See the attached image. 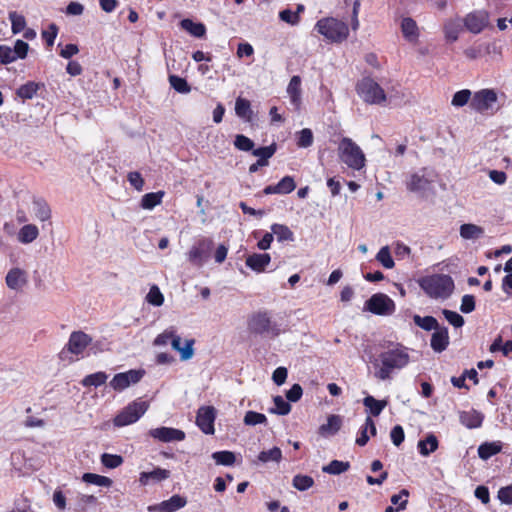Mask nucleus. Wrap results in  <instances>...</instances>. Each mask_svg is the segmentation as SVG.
I'll return each instance as SVG.
<instances>
[{
    "mask_svg": "<svg viewBox=\"0 0 512 512\" xmlns=\"http://www.w3.org/2000/svg\"><path fill=\"white\" fill-rule=\"evenodd\" d=\"M409 359L406 348L402 346H396L382 352L378 360L380 363H375V366L378 368L375 371V377L380 380L390 379L392 372L395 369L405 367L409 363Z\"/></svg>",
    "mask_w": 512,
    "mask_h": 512,
    "instance_id": "obj_1",
    "label": "nucleus"
},
{
    "mask_svg": "<svg viewBox=\"0 0 512 512\" xmlns=\"http://www.w3.org/2000/svg\"><path fill=\"white\" fill-rule=\"evenodd\" d=\"M247 329L250 333L277 337L281 333L280 325L274 320L271 312L259 310L253 312L247 320Z\"/></svg>",
    "mask_w": 512,
    "mask_h": 512,
    "instance_id": "obj_2",
    "label": "nucleus"
},
{
    "mask_svg": "<svg viewBox=\"0 0 512 512\" xmlns=\"http://www.w3.org/2000/svg\"><path fill=\"white\" fill-rule=\"evenodd\" d=\"M437 175L428 168L420 169L412 173L407 181L406 187L410 192L417 193L421 197H429L435 194V182Z\"/></svg>",
    "mask_w": 512,
    "mask_h": 512,
    "instance_id": "obj_3",
    "label": "nucleus"
},
{
    "mask_svg": "<svg viewBox=\"0 0 512 512\" xmlns=\"http://www.w3.org/2000/svg\"><path fill=\"white\" fill-rule=\"evenodd\" d=\"M338 156L342 163L353 170H361L366 165L362 149L348 137H343L338 145Z\"/></svg>",
    "mask_w": 512,
    "mask_h": 512,
    "instance_id": "obj_4",
    "label": "nucleus"
},
{
    "mask_svg": "<svg viewBox=\"0 0 512 512\" xmlns=\"http://www.w3.org/2000/svg\"><path fill=\"white\" fill-rule=\"evenodd\" d=\"M420 287L432 298H447L452 293L454 284L448 275H433L423 278Z\"/></svg>",
    "mask_w": 512,
    "mask_h": 512,
    "instance_id": "obj_5",
    "label": "nucleus"
},
{
    "mask_svg": "<svg viewBox=\"0 0 512 512\" xmlns=\"http://www.w3.org/2000/svg\"><path fill=\"white\" fill-rule=\"evenodd\" d=\"M356 91L361 99L368 104L382 105L386 102V93L372 78L365 77L356 85Z\"/></svg>",
    "mask_w": 512,
    "mask_h": 512,
    "instance_id": "obj_6",
    "label": "nucleus"
},
{
    "mask_svg": "<svg viewBox=\"0 0 512 512\" xmlns=\"http://www.w3.org/2000/svg\"><path fill=\"white\" fill-rule=\"evenodd\" d=\"M317 31L331 42H342L349 34L348 26L335 18L321 19L316 24Z\"/></svg>",
    "mask_w": 512,
    "mask_h": 512,
    "instance_id": "obj_7",
    "label": "nucleus"
},
{
    "mask_svg": "<svg viewBox=\"0 0 512 512\" xmlns=\"http://www.w3.org/2000/svg\"><path fill=\"white\" fill-rule=\"evenodd\" d=\"M148 409L145 401H134L125 407L114 418V425L118 427L135 423Z\"/></svg>",
    "mask_w": 512,
    "mask_h": 512,
    "instance_id": "obj_8",
    "label": "nucleus"
},
{
    "mask_svg": "<svg viewBox=\"0 0 512 512\" xmlns=\"http://www.w3.org/2000/svg\"><path fill=\"white\" fill-rule=\"evenodd\" d=\"M213 247V241L208 238H202L197 241L188 251L187 259L195 267H202L210 257Z\"/></svg>",
    "mask_w": 512,
    "mask_h": 512,
    "instance_id": "obj_9",
    "label": "nucleus"
},
{
    "mask_svg": "<svg viewBox=\"0 0 512 512\" xmlns=\"http://www.w3.org/2000/svg\"><path fill=\"white\" fill-rule=\"evenodd\" d=\"M365 310L376 315H391L395 310V303L386 294L376 293L366 301Z\"/></svg>",
    "mask_w": 512,
    "mask_h": 512,
    "instance_id": "obj_10",
    "label": "nucleus"
},
{
    "mask_svg": "<svg viewBox=\"0 0 512 512\" xmlns=\"http://www.w3.org/2000/svg\"><path fill=\"white\" fill-rule=\"evenodd\" d=\"M497 101V93L493 89H482L471 98L470 106L478 112L492 109Z\"/></svg>",
    "mask_w": 512,
    "mask_h": 512,
    "instance_id": "obj_11",
    "label": "nucleus"
},
{
    "mask_svg": "<svg viewBox=\"0 0 512 512\" xmlns=\"http://www.w3.org/2000/svg\"><path fill=\"white\" fill-rule=\"evenodd\" d=\"M462 20L469 32L479 34L488 26L489 15L486 11L478 10L468 13Z\"/></svg>",
    "mask_w": 512,
    "mask_h": 512,
    "instance_id": "obj_12",
    "label": "nucleus"
},
{
    "mask_svg": "<svg viewBox=\"0 0 512 512\" xmlns=\"http://www.w3.org/2000/svg\"><path fill=\"white\" fill-rule=\"evenodd\" d=\"M142 376L143 372L140 370H129L124 373H118L110 381V386L114 390L122 391L131 384L139 382Z\"/></svg>",
    "mask_w": 512,
    "mask_h": 512,
    "instance_id": "obj_13",
    "label": "nucleus"
},
{
    "mask_svg": "<svg viewBox=\"0 0 512 512\" xmlns=\"http://www.w3.org/2000/svg\"><path fill=\"white\" fill-rule=\"evenodd\" d=\"M91 341L92 338L83 331H74L71 333L66 347L68 352L79 355L84 352Z\"/></svg>",
    "mask_w": 512,
    "mask_h": 512,
    "instance_id": "obj_14",
    "label": "nucleus"
},
{
    "mask_svg": "<svg viewBox=\"0 0 512 512\" xmlns=\"http://www.w3.org/2000/svg\"><path fill=\"white\" fill-rule=\"evenodd\" d=\"M215 409L212 406H203L199 408L196 423L198 427L206 434L214 432Z\"/></svg>",
    "mask_w": 512,
    "mask_h": 512,
    "instance_id": "obj_15",
    "label": "nucleus"
},
{
    "mask_svg": "<svg viewBox=\"0 0 512 512\" xmlns=\"http://www.w3.org/2000/svg\"><path fill=\"white\" fill-rule=\"evenodd\" d=\"M187 504V499L181 495L175 494L168 500H164L156 505L149 506L148 511L154 512H175Z\"/></svg>",
    "mask_w": 512,
    "mask_h": 512,
    "instance_id": "obj_16",
    "label": "nucleus"
},
{
    "mask_svg": "<svg viewBox=\"0 0 512 512\" xmlns=\"http://www.w3.org/2000/svg\"><path fill=\"white\" fill-rule=\"evenodd\" d=\"M150 435L159 439L162 442H173V441H181L185 438V433L182 430L170 428V427H160L156 429H152L150 431Z\"/></svg>",
    "mask_w": 512,
    "mask_h": 512,
    "instance_id": "obj_17",
    "label": "nucleus"
},
{
    "mask_svg": "<svg viewBox=\"0 0 512 512\" xmlns=\"http://www.w3.org/2000/svg\"><path fill=\"white\" fill-rule=\"evenodd\" d=\"M463 26V20L459 17L447 19L443 24L445 40L450 43L457 41Z\"/></svg>",
    "mask_w": 512,
    "mask_h": 512,
    "instance_id": "obj_18",
    "label": "nucleus"
},
{
    "mask_svg": "<svg viewBox=\"0 0 512 512\" xmlns=\"http://www.w3.org/2000/svg\"><path fill=\"white\" fill-rule=\"evenodd\" d=\"M276 151V147L274 144L266 147H260L253 150V155L259 157L256 163L250 165L249 172L255 173L258 171L259 167L267 166L268 160L271 158Z\"/></svg>",
    "mask_w": 512,
    "mask_h": 512,
    "instance_id": "obj_19",
    "label": "nucleus"
},
{
    "mask_svg": "<svg viewBox=\"0 0 512 512\" xmlns=\"http://www.w3.org/2000/svg\"><path fill=\"white\" fill-rule=\"evenodd\" d=\"M194 339H186L184 342V346H181V337L177 334L173 337L171 341V347L179 352L180 359L182 361L190 360L194 355Z\"/></svg>",
    "mask_w": 512,
    "mask_h": 512,
    "instance_id": "obj_20",
    "label": "nucleus"
},
{
    "mask_svg": "<svg viewBox=\"0 0 512 512\" xmlns=\"http://www.w3.org/2000/svg\"><path fill=\"white\" fill-rule=\"evenodd\" d=\"M170 477V471L162 468H154L149 472H141L139 476V483L141 485H149L151 483H159Z\"/></svg>",
    "mask_w": 512,
    "mask_h": 512,
    "instance_id": "obj_21",
    "label": "nucleus"
},
{
    "mask_svg": "<svg viewBox=\"0 0 512 512\" xmlns=\"http://www.w3.org/2000/svg\"><path fill=\"white\" fill-rule=\"evenodd\" d=\"M431 348L435 352L444 351L449 344L448 329L439 326L431 336Z\"/></svg>",
    "mask_w": 512,
    "mask_h": 512,
    "instance_id": "obj_22",
    "label": "nucleus"
},
{
    "mask_svg": "<svg viewBox=\"0 0 512 512\" xmlns=\"http://www.w3.org/2000/svg\"><path fill=\"white\" fill-rule=\"evenodd\" d=\"M27 283L26 272L20 268L11 269L6 275V284L10 289L19 290Z\"/></svg>",
    "mask_w": 512,
    "mask_h": 512,
    "instance_id": "obj_23",
    "label": "nucleus"
},
{
    "mask_svg": "<svg viewBox=\"0 0 512 512\" xmlns=\"http://www.w3.org/2000/svg\"><path fill=\"white\" fill-rule=\"evenodd\" d=\"M271 257L267 253H254L246 258V265L256 272L264 271L265 267L270 263Z\"/></svg>",
    "mask_w": 512,
    "mask_h": 512,
    "instance_id": "obj_24",
    "label": "nucleus"
},
{
    "mask_svg": "<svg viewBox=\"0 0 512 512\" xmlns=\"http://www.w3.org/2000/svg\"><path fill=\"white\" fill-rule=\"evenodd\" d=\"M287 93L291 99L292 104L298 108L301 104V78L297 75L290 79L287 87Z\"/></svg>",
    "mask_w": 512,
    "mask_h": 512,
    "instance_id": "obj_25",
    "label": "nucleus"
},
{
    "mask_svg": "<svg viewBox=\"0 0 512 512\" xmlns=\"http://www.w3.org/2000/svg\"><path fill=\"white\" fill-rule=\"evenodd\" d=\"M401 31L408 41H415L419 36L417 23L410 17L402 19Z\"/></svg>",
    "mask_w": 512,
    "mask_h": 512,
    "instance_id": "obj_26",
    "label": "nucleus"
},
{
    "mask_svg": "<svg viewBox=\"0 0 512 512\" xmlns=\"http://www.w3.org/2000/svg\"><path fill=\"white\" fill-rule=\"evenodd\" d=\"M459 232L465 240H476L482 237L484 229L476 224L467 223L460 226Z\"/></svg>",
    "mask_w": 512,
    "mask_h": 512,
    "instance_id": "obj_27",
    "label": "nucleus"
},
{
    "mask_svg": "<svg viewBox=\"0 0 512 512\" xmlns=\"http://www.w3.org/2000/svg\"><path fill=\"white\" fill-rule=\"evenodd\" d=\"M38 236V227L34 224H26L18 232V241L23 244H29L36 240Z\"/></svg>",
    "mask_w": 512,
    "mask_h": 512,
    "instance_id": "obj_28",
    "label": "nucleus"
},
{
    "mask_svg": "<svg viewBox=\"0 0 512 512\" xmlns=\"http://www.w3.org/2000/svg\"><path fill=\"white\" fill-rule=\"evenodd\" d=\"M33 213L34 217L41 222L47 221L51 218V209L49 205L41 199L33 201Z\"/></svg>",
    "mask_w": 512,
    "mask_h": 512,
    "instance_id": "obj_29",
    "label": "nucleus"
},
{
    "mask_svg": "<svg viewBox=\"0 0 512 512\" xmlns=\"http://www.w3.org/2000/svg\"><path fill=\"white\" fill-rule=\"evenodd\" d=\"M341 426V418L338 415H330L325 424L319 428V433L323 436L335 434Z\"/></svg>",
    "mask_w": 512,
    "mask_h": 512,
    "instance_id": "obj_30",
    "label": "nucleus"
},
{
    "mask_svg": "<svg viewBox=\"0 0 512 512\" xmlns=\"http://www.w3.org/2000/svg\"><path fill=\"white\" fill-rule=\"evenodd\" d=\"M235 112L238 117L244 119L245 121H251L253 112L251 109L250 101L238 97L235 103Z\"/></svg>",
    "mask_w": 512,
    "mask_h": 512,
    "instance_id": "obj_31",
    "label": "nucleus"
},
{
    "mask_svg": "<svg viewBox=\"0 0 512 512\" xmlns=\"http://www.w3.org/2000/svg\"><path fill=\"white\" fill-rule=\"evenodd\" d=\"M368 433H370L371 435H375V433H376L375 424H374L373 420L370 417L366 418L365 424L362 427L360 435L357 436V438L355 440V443L358 446L366 445L367 442H368V439H369V434Z\"/></svg>",
    "mask_w": 512,
    "mask_h": 512,
    "instance_id": "obj_32",
    "label": "nucleus"
},
{
    "mask_svg": "<svg viewBox=\"0 0 512 512\" xmlns=\"http://www.w3.org/2000/svg\"><path fill=\"white\" fill-rule=\"evenodd\" d=\"M180 26L191 35L201 38L206 33V28L202 23H195L190 19H183L180 22Z\"/></svg>",
    "mask_w": 512,
    "mask_h": 512,
    "instance_id": "obj_33",
    "label": "nucleus"
},
{
    "mask_svg": "<svg viewBox=\"0 0 512 512\" xmlns=\"http://www.w3.org/2000/svg\"><path fill=\"white\" fill-rule=\"evenodd\" d=\"M363 404L373 416H379L388 402L387 400H377L373 396H367L364 398Z\"/></svg>",
    "mask_w": 512,
    "mask_h": 512,
    "instance_id": "obj_34",
    "label": "nucleus"
},
{
    "mask_svg": "<svg viewBox=\"0 0 512 512\" xmlns=\"http://www.w3.org/2000/svg\"><path fill=\"white\" fill-rule=\"evenodd\" d=\"M97 498L93 495L79 494L74 505L75 512H85L90 506L95 505Z\"/></svg>",
    "mask_w": 512,
    "mask_h": 512,
    "instance_id": "obj_35",
    "label": "nucleus"
},
{
    "mask_svg": "<svg viewBox=\"0 0 512 512\" xmlns=\"http://www.w3.org/2000/svg\"><path fill=\"white\" fill-rule=\"evenodd\" d=\"M461 423L468 428L479 427L482 423V416L476 411L463 412L460 415Z\"/></svg>",
    "mask_w": 512,
    "mask_h": 512,
    "instance_id": "obj_36",
    "label": "nucleus"
},
{
    "mask_svg": "<svg viewBox=\"0 0 512 512\" xmlns=\"http://www.w3.org/2000/svg\"><path fill=\"white\" fill-rule=\"evenodd\" d=\"M164 196L163 191L155 192V193H147L141 199V207L143 209H153L155 206L159 205Z\"/></svg>",
    "mask_w": 512,
    "mask_h": 512,
    "instance_id": "obj_37",
    "label": "nucleus"
},
{
    "mask_svg": "<svg viewBox=\"0 0 512 512\" xmlns=\"http://www.w3.org/2000/svg\"><path fill=\"white\" fill-rule=\"evenodd\" d=\"M271 232L273 235H276L279 242L294 240L293 232L286 225L273 224L271 226Z\"/></svg>",
    "mask_w": 512,
    "mask_h": 512,
    "instance_id": "obj_38",
    "label": "nucleus"
},
{
    "mask_svg": "<svg viewBox=\"0 0 512 512\" xmlns=\"http://www.w3.org/2000/svg\"><path fill=\"white\" fill-rule=\"evenodd\" d=\"M413 321L418 327L426 331H435L440 326L438 321L432 316L421 317L419 315H414Z\"/></svg>",
    "mask_w": 512,
    "mask_h": 512,
    "instance_id": "obj_39",
    "label": "nucleus"
},
{
    "mask_svg": "<svg viewBox=\"0 0 512 512\" xmlns=\"http://www.w3.org/2000/svg\"><path fill=\"white\" fill-rule=\"evenodd\" d=\"M350 467L349 462L333 460L328 465L323 466L322 471L332 475H339L346 472Z\"/></svg>",
    "mask_w": 512,
    "mask_h": 512,
    "instance_id": "obj_40",
    "label": "nucleus"
},
{
    "mask_svg": "<svg viewBox=\"0 0 512 512\" xmlns=\"http://www.w3.org/2000/svg\"><path fill=\"white\" fill-rule=\"evenodd\" d=\"M212 458L217 465L231 466L236 461L234 453L228 450L218 451L213 453Z\"/></svg>",
    "mask_w": 512,
    "mask_h": 512,
    "instance_id": "obj_41",
    "label": "nucleus"
},
{
    "mask_svg": "<svg viewBox=\"0 0 512 512\" xmlns=\"http://www.w3.org/2000/svg\"><path fill=\"white\" fill-rule=\"evenodd\" d=\"M82 479L86 483L101 487H110L112 485V480L110 478L94 473H85Z\"/></svg>",
    "mask_w": 512,
    "mask_h": 512,
    "instance_id": "obj_42",
    "label": "nucleus"
},
{
    "mask_svg": "<svg viewBox=\"0 0 512 512\" xmlns=\"http://www.w3.org/2000/svg\"><path fill=\"white\" fill-rule=\"evenodd\" d=\"M9 20L11 21V30L13 34H18L26 27L25 17L13 11L9 13Z\"/></svg>",
    "mask_w": 512,
    "mask_h": 512,
    "instance_id": "obj_43",
    "label": "nucleus"
},
{
    "mask_svg": "<svg viewBox=\"0 0 512 512\" xmlns=\"http://www.w3.org/2000/svg\"><path fill=\"white\" fill-rule=\"evenodd\" d=\"M314 484V480L312 477L308 475H301L298 474L294 476L292 485L294 488H296L299 491H306L309 488H311Z\"/></svg>",
    "mask_w": 512,
    "mask_h": 512,
    "instance_id": "obj_44",
    "label": "nucleus"
},
{
    "mask_svg": "<svg viewBox=\"0 0 512 512\" xmlns=\"http://www.w3.org/2000/svg\"><path fill=\"white\" fill-rule=\"evenodd\" d=\"M275 407L270 409L271 413L278 415H287L291 411V405L283 399L282 396H275L273 398Z\"/></svg>",
    "mask_w": 512,
    "mask_h": 512,
    "instance_id": "obj_45",
    "label": "nucleus"
},
{
    "mask_svg": "<svg viewBox=\"0 0 512 512\" xmlns=\"http://www.w3.org/2000/svg\"><path fill=\"white\" fill-rule=\"evenodd\" d=\"M376 259L386 269H392L395 266L394 260L390 254L388 246H384L379 250V252L376 255Z\"/></svg>",
    "mask_w": 512,
    "mask_h": 512,
    "instance_id": "obj_46",
    "label": "nucleus"
},
{
    "mask_svg": "<svg viewBox=\"0 0 512 512\" xmlns=\"http://www.w3.org/2000/svg\"><path fill=\"white\" fill-rule=\"evenodd\" d=\"M146 301L156 307L163 304L164 296L157 285L151 286L148 294L146 295Z\"/></svg>",
    "mask_w": 512,
    "mask_h": 512,
    "instance_id": "obj_47",
    "label": "nucleus"
},
{
    "mask_svg": "<svg viewBox=\"0 0 512 512\" xmlns=\"http://www.w3.org/2000/svg\"><path fill=\"white\" fill-rule=\"evenodd\" d=\"M107 375L104 372H97L86 376L82 380L83 386H100L107 380Z\"/></svg>",
    "mask_w": 512,
    "mask_h": 512,
    "instance_id": "obj_48",
    "label": "nucleus"
},
{
    "mask_svg": "<svg viewBox=\"0 0 512 512\" xmlns=\"http://www.w3.org/2000/svg\"><path fill=\"white\" fill-rule=\"evenodd\" d=\"M170 85L179 93H189L191 88L184 78L176 75L169 76Z\"/></svg>",
    "mask_w": 512,
    "mask_h": 512,
    "instance_id": "obj_49",
    "label": "nucleus"
},
{
    "mask_svg": "<svg viewBox=\"0 0 512 512\" xmlns=\"http://www.w3.org/2000/svg\"><path fill=\"white\" fill-rule=\"evenodd\" d=\"M243 422L248 426H255L257 424H265L267 418L262 413L248 411L244 416Z\"/></svg>",
    "mask_w": 512,
    "mask_h": 512,
    "instance_id": "obj_50",
    "label": "nucleus"
},
{
    "mask_svg": "<svg viewBox=\"0 0 512 512\" xmlns=\"http://www.w3.org/2000/svg\"><path fill=\"white\" fill-rule=\"evenodd\" d=\"M313 143V133L311 129L304 128L297 133V145L301 148H307Z\"/></svg>",
    "mask_w": 512,
    "mask_h": 512,
    "instance_id": "obj_51",
    "label": "nucleus"
},
{
    "mask_svg": "<svg viewBox=\"0 0 512 512\" xmlns=\"http://www.w3.org/2000/svg\"><path fill=\"white\" fill-rule=\"evenodd\" d=\"M52 501L58 511L63 512L67 509V499L61 488H56L53 492Z\"/></svg>",
    "mask_w": 512,
    "mask_h": 512,
    "instance_id": "obj_52",
    "label": "nucleus"
},
{
    "mask_svg": "<svg viewBox=\"0 0 512 512\" xmlns=\"http://www.w3.org/2000/svg\"><path fill=\"white\" fill-rule=\"evenodd\" d=\"M234 146L241 151H253L254 142L245 135L238 134L235 136Z\"/></svg>",
    "mask_w": 512,
    "mask_h": 512,
    "instance_id": "obj_53",
    "label": "nucleus"
},
{
    "mask_svg": "<svg viewBox=\"0 0 512 512\" xmlns=\"http://www.w3.org/2000/svg\"><path fill=\"white\" fill-rule=\"evenodd\" d=\"M409 497V491L402 489L398 494H394L391 497L393 505L397 506V510H404L406 508Z\"/></svg>",
    "mask_w": 512,
    "mask_h": 512,
    "instance_id": "obj_54",
    "label": "nucleus"
},
{
    "mask_svg": "<svg viewBox=\"0 0 512 512\" xmlns=\"http://www.w3.org/2000/svg\"><path fill=\"white\" fill-rule=\"evenodd\" d=\"M101 462L105 467L113 469L120 466L123 460L122 457L119 455L104 453L101 456Z\"/></svg>",
    "mask_w": 512,
    "mask_h": 512,
    "instance_id": "obj_55",
    "label": "nucleus"
},
{
    "mask_svg": "<svg viewBox=\"0 0 512 512\" xmlns=\"http://www.w3.org/2000/svg\"><path fill=\"white\" fill-rule=\"evenodd\" d=\"M442 314L446 320L456 328H460L464 325V318L455 311L443 309Z\"/></svg>",
    "mask_w": 512,
    "mask_h": 512,
    "instance_id": "obj_56",
    "label": "nucleus"
},
{
    "mask_svg": "<svg viewBox=\"0 0 512 512\" xmlns=\"http://www.w3.org/2000/svg\"><path fill=\"white\" fill-rule=\"evenodd\" d=\"M176 332L174 328L170 327L166 330H164L161 334H159L155 339L153 344L155 346H165L168 344V342L171 343L173 337L175 336Z\"/></svg>",
    "mask_w": 512,
    "mask_h": 512,
    "instance_id": "obj_57",
    "label": "nucleus"
},
{
    "mask_svg": "<svg viewBox=\"0 0 512 512\" xmlns=\"http://www.w3.org/2000/svg\"><path fill=\"white\" fill-rule=\"evenodd\" d=\"M37 89L38 86L35 83L29 82L17 90V95L23 99H31L36 94Z\"/></svg>",
    "mask_w": 512,
    "mask_h": 512,
    "instance_id": "obj_58",
    "label": "nucleus"
},
{
    "mask_svg": "<svg viewBox=\"0 0 512 512\" xmlns=\"http://www.w3.org/2000/svg\"><path fill=\"white\" fill-rule=\"evenodd\" d=\"M471 98V91L468 89H463L454 94L452 98V105L456 107H462L468 103Z\"/></svg>",
    "mask_w": 512,
    "mask_h": 512,
    "instance_id": "obj_59",
    "label": "nucleus"
},
{
    "mask_svg": "<svg viewBox=\"0 0 512 512\" xmlns=\"http://www.w3.org/2000/svg\"><path fill=\"white\" fill-rule=\"evenodd\" d=\"M482 45V54L490 55L493 60H498L502 56L501 47L495 43H484Z\"/></svg>",
    "mask_w": 512,
    "mask_h": 512,
    "instance_id": "obj_60",
    "label": "nucleus"
},
{
    "mask_svg": "<svg viewBox=\"0 0 512 512\" xmlns=\"http://www.w3.org/2000/svg\"><path fill=\"white\" fill-rule=\"evenodd\" d=\"M277 188H278L279 194H288L296 188V184L292 177L285 176L277 184Z\"/></svg>",
    "mask_w": 512,
    "mask_h": 512,
    "instance_id": "obj_61",
    "label": "nucleus"
},
{
    "mask_svg": "<svg viewBox=\"0 0 512 512\" xmlns=\"http://www.w3.org/2000/svg\"><path fill=\"white\" fill-rule=\"evenodd\" d=\"M258 459L261 462H278L281 459V450H262L258 456Z\"/></svg>",
    "mask_w": 512,
    "mask_h": 512,
    "instance_id": "obj_62",
    "label": "nucleus"
},
{
    "mask_svg": "<svg viewBox=\"0 0 512 512\" xmlns=\"http://www.w3.org/2000/svg\"><path fill=\"white\" fill-rule=\"evenodd\" d=\"M29 45L23 40H17L12 48L16 59H24L27 56Z\"/></svg>",
    "mask_w": 512,
    "mask_h": 512,
    "instance_id": "obj_63",
    "label": "nucleus"
},
{
    "mask_svg": "<svg viewBox=\"0 0 512 512\" xmlns=\"http://www.w3.org/2000/svg\"><path fill=\"white\" fill-rule=\"evenodd\" d=\"M498 499L504 504H512V484L498 491Z\"/></svg>",
    "mask_w": 512,
    "mask_h": 512,
    "instance_id": "obj_64",
    "label": "nucleus"
}]
</instances>
